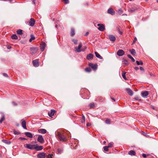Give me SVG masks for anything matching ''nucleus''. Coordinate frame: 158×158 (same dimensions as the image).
<instances>
[{
    "mask_svg": "<svg viewBox=\"0 0 158 158\" xmlns=\"http://www.w3.org/2000/svg\"><path fill=\"white\" fill-rule=\"evenodd\" d=\"M37 141L40 143H43L44 142V140L43 138V136L42 135H39L37 139Z\"/></svg>",
    "mask_w": 158,
    "mask_h": 158,
    "instance_id": "20e7f679",
    "label": "nucleus"
},
{
    "mask_svg": "<svg viewBox=\"0 0 158 158\" xmlns=\"http://www.w3.org/2000/svg\"><path fill=\"white\" fill-rule=\"evenodd\" d=\"M127 56L129 58L131 59L133 62H134L135 61V60L130 55H128Z\"/></svg>",
    "mask_w": 158,
    "mask_h": 158,
    "instance_id": "473e14b6",
    "label": "nucleus"
},
{
    "mask_svg": "<svg viewBox=\"0 0 158 158\" xmlns=\"http://www.w3.org/2000/svg\"><path fill=\"white\" fill-rule=\"evenodd\" d=\"M26 147L27 149H29L31 150L35 149V145H32L27 144H26Z\"/></svg>",
    "mask_w": 158,
    "mask_h": 158,
    "instance_id": "423d86ee",
    "label": "nucleus"
},
{
    "mask_svg": "<svg viewBox=\"0 0 158 158\" xmlns=\"http://www.w3.org/2000/svg\"><path fill=\"white\" fill-rule=\"evenodd\" d=\"M21 125H22V126L24 128V129H27V127H26V122L24 120H23V119H22L21 120Z\"/></svg>",
    "mask_w": 158,
    "mask_h": 158,
    "instance_id": "f8f14e48",
    "label": "nucleus"
},
{
    "mask_svg": "<svg viewBox=\"0 0 158 158\" xmlns=\"http://www.w3.org/2000/svg\"><path fill=\"white\" fill-rule=\"evenodd\" d=\"M89 106L90 108H92L94 107V103H90L89 105Z\"/></svg>",
    "mask_w": 158,
    "mask_h": 158,
    "instance_id": "a18cd8bd",
    "label": "nucleus"
},
{
    "mask_svg": "<svg viewBox=\"0 0 158 158\" xmlns=\"http://www.w3.org/2000/svg\"><path fill=\"white\" fill-rule=\"evenodd\" d=\"M138 10V8L136 7H132L130 9L128 10L129 12L131 13L135 12Z\"/></svg>",
    "mask_w": 158,
    "mask_h": 158,
    "instance_id": "0eeeda50",
    "label": "nucleus"
},
{
    "mask_svg": "<svg viewBox=\"0 0 158 158\" xmlns=\"http://www.w3.org/2000/svg\"><path fill=\"white\" fill-rule=\"evenodd\" d=\"M89 65L94 70H96L97 69V64H94L92 63H89Z\"/></svg>",
    "mask_w": 158,
    "mask_h": 158,
    "instance_id": "7ed1b4c3",
    "label": "nucleus"
},
{
    "mask_svg": "<svg viewBox=\"0 0 158 158\" xmlns=\"http://www.w3.org/2000/svg\"><path fill=\"white\" fill-rule=\"evenodd\" d=\"M90 124L89 123H88L86 124V126L87 127L90 126Z\"/></svg>",
    "mask_w": 158,
    "mask_h": 158,
    "instance_id": "bf43d9fd",
    "label": "nucleus"
},
{
    "mask_svg": "<svg viewBox=\"0 0 158 158\" xmlns=\"http://www.w3.org/2000/svg\"><path fill=\"white\" fill-rule=\"evenodd\" d=\"M55 112L56 111L55 110H52L50 112H49L48 113V115L50 117H52V116L54 115Z\"/></svg>",
    "mask_w": 158,
    "mask_h": 158,
    "instance_id": "f3484780",
    "label": "nucleus"
},
{
    "mask_svg": "<svg viewBox=\"0 0 158 158\" xmlns=\"http://www.w3.org/2000/svg\"><path fill=\"white\" fill-rule=\"evenodd\" d=\"M126 72H123L122 73V77H123V78L126 80H127V78L126 77Z\"/></svg>",
    "mask_w": 158,
    "mask_h": 158,
    "instance_id": "cd10ccee",
    "label": "nucleus"
},
{
    "mask_svg": "<svg viewBox=\"0 0 158 158\" xmlns=\"http://www.w3.org/2000/svg\"><path fill=\"white\" fill-rule=\"evenodd\" d=\"M148 92L147 91L143 92L141 93V95L143 98H146L148 95Z\"/></svg>",
    "mask_w": 158,
    "mask_h": 158,
    "instance_id": "4468645a",
    "label": "nucleus"
},
{
    "mask_svg": "<svg viewBox=\"0 0 158 158\" xmlns=\"http://www.w3.org/2000/svg\"><path fill=\"white\" fill-rule=\"evenodd\" d=\"M108 37L110 40L112 42H114L115 40V37L112 35H109Z\"/></svg>",
    "mask_w": 158,
    "mask_h": 158,
    "instance_id": "6ab92c4d",
    "label": "nucleus"
},
{
    "mask_svg": "<svg viewBox=\"0 0 158 158\" xmlns=\"http://www.w3.org/2000/svg\"><path fill=\"white\" fill-rule=\"evenodd\" d=\"M135 99L137 100L138 101H140L141 100V99L139 97H136L135 98Z\"/></svg>",
    "mask_w": 158,
    "mask_h": 158,
    "instance_id": "49530a36",
    "label": "nucleus"
},
{
    "mask_svg": "<svg viewBox=\"0 0 158 158\" xmlns=\"http://www.w3.org/2000/svg\"><path fill=\"white\" fill-rule=\"evenodd\" d=\"M128 62L125 60H124L123 61V64L124 67H125L126 65H128Z\"/></svg>",
    "mask_w": 158,
    "mask_h": 158,
    "instance_id": "393cba45",
    "label": "nucleus"
},
{
    "mask_svg": "<svg viewBox=\"0 0 158 158\" xmlns=\"http://www.w3.org/2000/svg\"><path fill=\"white\" fill-rule=\"evenodd\" d=\"M112 146H113V143H110L108 144V146H107L108 148H109L112 147Z\"/></svg>",
    "mask_w": 158,
    "mask_h": 158,
    "instance_id": "37998d69",
    "label": "nucleus"
},
{
    "mask_svg": "<svg viewBox=\"0 0 158 158\" xmlns=\"http://www.w3.org/2000/svg\"><path fill=\"white\" fill-rule=\"evenodd\" d=\"M56 135L59 140L61 141L65 142L67 140L65 135L63 133H61L59 132H58Z\"/></svg>",
    "mask_w": 158,
    "mask_h": 158,
    "instance_id": "f257e3e1",
    "label": "nucleus"
},
{
    "mask_svg": "<svg viewBox=\"0 0 158 158\" xmlns=\"http://www.w3.org/2000/svg\"><path fill=\"white\" fill-rule=\"evenodd\" d=\"M7 48L8 49H10L11 48V47L9 46H7Z\"/></svg>",
    "mask_w": 158,
    "mask_h": 158,
    "instance_id": "052dcab7",
    "label": "nucleus"
},
{
    "mask_svg": "<svg viewBox=\"0 0 158 158\" xmlns=\"http://www.w3.org/2000/svg\"><path fill=\"white\" fill-rule=\"evenodd\" d=\"M3 76L6 77H8V75H7V74H6V73H3Z\"/></svg>",
    "mask_w": 158,
    "mask_h": 158,
    "instance_id": "8fccbe9b",
    "label": "nucleus"
},
{
    "mask_svg": "<svg viewBox=\"0 0 158 158\" xmlns=\"http://www.w3.org/2000/svg\"><path fill=\"white\" fill-rule=\"evenodd\" d=\"M37 157L38 158H44L45 157V154L44 152L40 153L38 154Z\"/></svg>",
    "mask_w": 158,
    "mask_h": 158,
    "instance_id": "dca6fc26",
    "label": "nucleus"
},
{
    "mask_svg": "<svg viewBox=\"0 0 158 158\" xmlns=\"http://www.w3.org/2000/svg\"><path fill=\"white\" fill-rule=\"evenodd\" d=\"M82 118L83 119H84V120H85V117L84 116H83L82 117Z\"/></svg>",
    "mask_w": 158,
    "mask_h": 158,
    "instance_id": "680f3d73",
    "label": "nucleus"
},
{
    "mask_svg": "<svg viewBox=\"0 0 158 158\" xmlns=\"http://www.w3.org/2000/svg\"><path fill=\"white\" fill-rule=\"evenodd\" d=\"M43 148V146H35V149L37 151H40Z\"/></svg>",
    "mask_w": 158,
    "mask_h": 158,
    "instance_id": "aec40b11",
    "label": "nucleus"
},
{
    "mask_svg": "<svg viewBox=\"0 0 158 158\" xmlns=\"http://www.w3.org/2000/svg\"><path fill=\"white\" fill-rule=\"evenodd\" d=\"M75 34V30L74 28H72L71 29L70 35L71 36H73Z\"/></svg>",
    "mask_w": 158,
    "mask_h": 158,
    "instance_id": "5701e85b",
    "label": "nucleus"
},
{
    "mask_svg": "<svg viewBox=\"0 0 158 158\" xmlns=\"http://www.w3.org/2000/svg\"><path fill=\"white\" fill-rule=\"evenodd\" d=\"M35 23V19L33 18H31L29 22V25L31 26L32 27L34 26Z\"/></svg>",
    "mask_w": 158,
    "mask_h": 158,
    "instance_id": "9d476101",
    "label": "nucleus"
},
{
    "mask_svg": "<svg viewBox=\"0 0 158 158\" xmlns=\"http://www.w3.org/2000/svg\"><path fill=\"white\" fill-rule=\"evenodd\" d=\"M93 57L94 56L92 54H89L87 56L86 58L87 60H89L92 59Z\"/></svg>",
    "mask_w": 158,
    "mask_h": 158,
    "instance_id": "412c9836",
    "label": "nucleus"
},
{
    "mask_svg": "<svg viewBox=\"0 0 158 158\" xmlns=\"http://www.w3.org/2000/svg\"><path fill=\"white\" fill-rule=\"evenodd\" d=\"M95 54L96 57L100 59H102V57L97 52H95Z\"/></svg>",
    "mask_w": 158,
    "mask_h": 158,
    "instance_id": "a878e982",
    "label": "nucleus"
},
{
    "mask_svg": "<svg viewBox=\"0 0 158 158\" xmlns=\"http://www.w3.org/2000/svg\"><path fill=\"white\" fill-rule=\"evenodd\" d=\"M33 64L35 67H37L39 65V61L37 60H33Z\"/></svg>",
    "mask_w": 158,
    "mask_h": 158,
    "instance_id": "9b49d317",
    "label": "nucleus"
},
{
    "mask_svg": "<svg viewBox=\"0 0 158 158\" xmlns=\"http://www.w3.org/2000/svg\"><path fill=\"white\" fill-rule=\"evenodd\" d=\"M108 148H108L107 146H105L103 148L104 150L106 152H107L108 151Z\"/></svg>",
    "mask_w": 158,
    "mask_h": 158,
    "instance_id": "ea45409f",
    "label": "nucleus"
},
{
    "mask_svg": "<svg viewBox=\"0 0 158 158\" xmlns=\"http://www.w3.org/2000/svg\"><path fill=\"white\" fill-rule=\"evenodd\" d=\"M2 141L3 143H5L6 144H9L11 143L10 141L9 140H7L5 139H3L2 140Z\"/></svg>",
    "mask_w": 158,
    "mask_h": 158,
    "instance_id": "bb28decb",
    "label": "nucleus"
},
{
    "mask_svg": "<svg viewBox=\"0 0 158 158\" xmlns=\"http://www.w3.org/2000/svg\"><path fill=\"white\" fill-rule=\"evenodd\" d=\"M89 33L88 32H87L86 33V34L85 35V36H87V35H88Z\"/></svg>",
    "mask_w": 158,
    "mask_h": 158,
    "instance_id": "0e129e2a",
    "label": "nucleus"
},
{
    "mask_svg": "<svg viewBox=\"0 0 158 158\" xmlns=\"http://www.w3.org/2000/svg\"><path fill=\"white\" fill-rule=\"evenodd\" d=\"M81 47L82 44L81 43L79 44L78 47H76L75 48V51L78 52H81L82 51L81 50Z\"/></svg>",
    "mask_w": 158,
    "mask_h": 158,
    "instance_id": "f03ea898",
    "label": "nucleus"
},
{
    "mask_svg": "<svg viewBox=\"0 0 158 158\" xmlns=\"http://www.w3.org/2000/svg\"><path fill=\"white\" fill-rule=\"evenodd\" d=\"M111 99H112V100H113L114 101H115V99L114 98H111Z\"/></svg>",
    "mask_w": 158,
    "mask_h": 158,
    "instance_id": "338daca9",
    "label": "nucleus"
},
{
    "mask_svg": "<svg viewBox=\"0 0 158 158\" xmlns=\"http://www.w3.org/2000/svg\"><path fill=\"white\" fill-rule=\"evenodd\" d=\"M38 131L39 133L42 134H45L47 132V131L44 129H39L38 130Z\"/></svg>",
    "mask_w": 158,
    "mask_h": 158,
    "instance_id": "a211bd4d",
    "label": "nucleus"
},
{
    "mask_svg": "<svg viewBox=\"0 0 158 158\" xmlns=\"http://www.w3.org/2000/svg\"><path fill=\"white\" fill-rule=\"evenodd\" d=\"M31 38L29 40V41L30 42H31L33 40H34L35 39V37L33 35H31Z\"/></svg>",
    "mask_w": 158,
    "mask_h": 158,
    "instance_id": "7c9ffc66",
    "label": "nucleus"
},
{
    "mask_svg": "<svg viewBox=\"0 0 158 158\" xmlns=\"http://www.w3.org/2000/svg\"><path fill=\"white\" fill-rule=\"evenodd\" d=\"M35 0H33V1H32V3L34 4H35Z\"/></svg>",
    "mask_w": 158,
    "mask_h": 158,
    "instance_id": "e2e57ef3",
    "label": "nucleus"
},
{
    "mask_svg": "<svg viewBox=\"0 0 158 158\" xmlns=\"http://www.w3.org/2000/svg\"><path fill=\"white\" fill-rule=\"evenodd\" d=\"M19 139H22V140H25V139L24 138H23V137H20L19 138Z\"/></svg>",
    "mask_w": 158,
    "mask_h": 158,
    "instance_id": "13d9d810",
    "label": "nucleus"
},
{
    "mask_svg": "<svg viewBox=\"0 0 158 158\" xmlns=\"http://www.w3.org/2000/svg\"><path fill=\"white\" fill-rule=\"evenodd\" d=\"M14 133L15 135H18L20 134V132L15 130L14 131Z\"/></svg>",
    "mask_w": 158,
    "mask_h": 158,
    "instance_id": "4c0bfd02",
    "label": "nucleus"
},
{
    "mask_svg": "<svg viewBox=\"0 0 158 158\" xmlns=\"http://www.w3.org/2000/svg\"><path fill=\"white\" fill-rule=\"evenodd\" d=\"M118 30L119 33L121 35H122L123 33V32L119 30V28H118Z\"/></svg>",
    "mask_w": 158,
    "mask_h": 158,
    "instance_id": "3c124183",
    "label": "nucleus"
},
{
    "mask_svg": "<svg viewBox=\"0 0 158 158\" xmlns=\"http://www.w3.org/2000/svg\"><path fill=\"white\" fill-rule=\"evenodd\" d=\"M85 71L86 72H90L91 71V69L90 68H87L85 69Z\"/></svg>",
    "mask_w": 158,
    "mask_h": 158,
    "instance_id": "f704fd0d",
    "label": "nucleus"
},
{
    "mask_svg": "<svg viewBox=\"0 0 158 158\" xmlns=\"http://www.w3.org/2000/svg\"><path fill=\"white\" fill-rule=\"evenodd\" d=\"M146 154H143V155H142V156L144 157V158H145L146 157Z\"/></svg>",
    "mask_w": 158,
    "mask_h": 158,
    "instance_id": "6e6d98bb",
    "label": "nucleus"
},
{
    "mask_svg": "<svg viewBox=\"0 0 158 158\" xmlns=\"http://www.w3.org/2000/svg\"><path fill=\"white\" fill-rule=\"evenodd\" d=\"M53 155V154H49L47 156V158H52V156Z\"/></svg>",
    "mask_w": 158,
    "mask_h": 158,
    "instance_id": "a19ab883",
    "label": "nucleus"
},
{
    "mask_svg": "<svg viewBox=\"0 0 158 158\" xmlns=\"http://www.w3.org/2000/svg\"><path fill=\"white\" fill-rule=\"evenodd\" d=\"M11 38L12 39L16 40L18 39V37L15 34L11 36Z\"/></svg>",
    "mask_w": 158,
    "mask_h": 158,
    "instance_id": "72a5a7b5",
    "label": "nucleus"
},
{
    "mask_svg": "<svg viewBox=\"0 0 158 158\" xmlns=\"http://www.w3.org/2000/svg\"><path fill=\"white\" fill-rule=\"evenodd\" d=\"M110 120L109 118H107L106 120L105 123L106 124H110Z\"/></svg>",
    "mask_w": 158,
    "mask_h": 158,
    "instance_id": "c9c22d12",
    "label": "nucleus"
},
{
    "mask_svg": "<svg viewBox=\"0 0 158 158\" xmlns=\"http://www.w3.org/2000/svg\"><path fill=\"white\" fill-rule=\"evenodd\" d=\"M22 30L19 29L17 31V33L19 35H21L22 34Z\"/></svg>",
    "mask_w": 158,
    "mask_h": 158,
    "instance_id": "2f4dec72",
    "label": "nucleus"
},
{
    "mask_svg": "<svg viewBox=\"0 0 158 158\" xmlns=\"http://www.w3.org/2000/svg\"><path fill=\"white\" fill-rule=\"evenodd\" d=\"M65 4H68L69 2V0H64Z\"/></svg>",
    "mask_w": 158,
    "mask_h": 158,
    "instance_id": "de8ad7c7",
    "label": "nucleus"
},
{
    "mask_svg": "<svg viewBox=\"0 0 158 158\" xmlns=\"http://www.w3.org/2000/svg\"><path fill=\"white\" fill-rule=\"evenodd\" d=\"M122 15H123V16L127 15V14H123Z\"/></svg>",
    "mask_w": 158,
    "mask_h": 158,
    "instance_id": "69168bd1",
    "label": "nucleus"
},
{
    "mask_svg": "<svg viewBox=\"0 0 158 158\" xmlns=\"http://www.w3.org/2000/svg\"><path fill=\"white\" fill-rule=\"evenodd\" d=\"M5 118L4 116H3L0 120V124L2 123V122L5 120Z\"/></svg>",
    "mask_w": 158,
    "mask_h": 158,
    "instance_id": "e433bc0d",
    "label": "nucleus"
},
{
    "mask_svg": "<svg viewBox=\"0 0 158 158\" xmlns=\"http://www.w3.org/2000/svg\"><path fill=\"white\" fill-rule=\"evenodd\" d=\"M137 40V39L136 37H135L134 38V40L133 41V43H134L136 40Z\"/></svg>",
    "mask_w": 158,
    "mask_h": 158,
    "instance_id": "864d4df0",
    "label": "nucleus"
},
{
    "mask_svg": "<svg viewBox=\"0 0 158 158\" xmlns=\"http://www.w3.org/2000/svg\"><path fill=\"white\" fill-rule=\"evenodd\" d=\"M129 51H130L131 53L133 55H135L136 54V52L135 49H132V50H130Z\"/></svg>",
    "mask_w": 158,
    "mask_h": 158,
    "instance_id": "c85d7f7f",
    "label": "nucleus"
},
{
    "mask_svg": "<svg viewBox=\"0 0 158 158\" xmlns=\"http://www.w3.org/2000/svg\"><path fill=\"white\" fill-rule=\"evenodd\" d=\"M87 48V47L86 46H85L84 48L81 49L82 52H84Z\"/></svg>",
    "mask_w": 158,
    "mask_h": 158,
    "instance_id": "c03bdc74",
    "label": "nucleus"
},
{
    "mask_svg": "<svg viewBox=\"0 0 158 158\" xmlns=\"http://www.w3.org/2000/svg\"><path fill=\"white\" fill-rule=\"evenodd\" d=\"M140 69L141 71H142L143 72H144V69H143V67H140Z\"/></svg>",
    "mask_w": 158,
    "mask_h": 158,
    "instance_id": "603ef678",
    "label": "nucleus"
},
{
    "mask_svg": "<svg viewBox=\"0 0 158 158\" xmlns=\"http://www.w3.org/2000/svg\"><path fill=\"white\" fill-rule=\"evenodd\" d=\"M57 27V25H55V27Z\"/></svg>",
    "mask_w": 158,
    "mask_h": 158,
    "instance_id": "774afa93",
    "label": "nucleus"
},
{
    "mask_svg": "<svg viewBox=\"0 0 158 158\" xmlns=\"http://www.w3.org/2000/svg\"><path fill=\"white\" fill-rule=\"evenodd\" d=\"M126 90L127 92V93L130 96H132L133 94V91L131 90L130 88H127L126 89Z\"/></svg>",
    "mask_w": 158,
    "mask_h": 158,
    "instance_id": "ddd939ff",
    "label": "nucleus"
},
{
    "mask_svg": "<svg viewBox=\"0 0 158 158\" xmlns=\"http://www.w3.org/2000/svg\"><path fill=\"white\" fill-rule=\"evenodd\" d=\"M107 13L112 15H114L115 14V12L114 10L111 8H110L107 10Z\"/></svg>",
    "mask_w": 158,
    "mask_h": 158,
    "instance_id": "1a4fd4ad",
    "label": "nucleus"
},
{
    "mask_svg": "<svg viewBox=\"0 0 158 158\" xmlns=\"http://www.w3.org/2000/svg\"><path fill=\"white\" fill-rule=\"evenodd\" d=\"M136 63L138 65H142L143 64V63L142 61L141 60H140V61H136Z\"/></svg>",
    "mask_w": 158,
    "mask_h": 158,
    "instance_id": "c756f323",
    "label": "nucleus"
},
{
    "mask_svg": "<svg viewBox=\"0 0 158 158\" xmlns=\"http://www.w3.org/2000/svg\"><path fill=\"white\" fill-rule=\"evenodd\" d=\"M128 154L131 156H134L135 154V152L133 150L130 151L128 152Z\"/></svg>",
    "mask_w": 158,
    "mask_h": 158,
    "instance_id": "b1692460",
    "label": "nucleus"
},
{
    "mask_svg": "<svg viewBox=\"0 0 158 158\" xmlns=\"http://www.w3.org/2000/svg\"><path fill=\"white\" fill-rule=\"evenodd\" d=\"M46 44L44 42H43L40 45V49L42 51H43L45 48Z\"/></svg>",
    "mask_w": 158,
    "mask_h": 158,
    "instance_id": "2eb2a0df",
    "label": "nucleus"
},
{
    "mask_svg": "<svg viewBox=\"0 0 158 158\" xmlns=\"http://www.w3.org/2000/svg\"><path fill=\"white\" fill-rule=\"evenodd\" d=\"M98 27V29L101 31H103L105 29V27L103 24H98L97 25Z\"/></svg>",
    "mask_w": 158,
    "mask_h": 158,
    "instance_id": "39448f33",
    "label": "nucleus"
},
{
    "mask_svg": "<svg viewBox=\"0 0 158 158\" xmlns=\"http://www.w3.org/2000/svg\"><path fill=\"white\" fill-rule=\"evenodd\" d=\"M117 54L119 56H121L124 54V52L123 50L120 49L117 51Z\"/></svg>",
    "mask_w": 158,
    "mask_h": 158,
    "instance_id": "6e6552de",
    "label": "nucleus"
},
{
    "mask_svg": "<svg viewBox=\"0 0 158 158\" xmlns=\"http://www.w3.org/2000/svg\"><path fill=\"white\" fill-rule=\"evenodd\" d=\"M123 11L121 9H120L118 10V13L120 15H121Z\"/></svg>",
    "mask_w": 158,
    "mask_h": 158,
    "instance_id": "58836bf2",
    "label": "nucleus"
},
{
    "mask_svg": "<svg viewBox=\"0 0 158 158\" xmlns=\"http://www.w3.org/2000/svg\"><path fill=\"white\" fill-rule=\"evenodd\" d=\"M12 103L15 106H16L17 105V103L14 101L12 102Z\"/></svg>",
    "mask_w": 158,
    "mask_h": 158,
    "instance_id": "5fc2aeb1",
    "label": "nucleus"
},
{
    "mask_svg": "<svg viewBox=\"0 0 158 158\" xmlns=\"http://www.w3.org/2000/svg\"><path fill=\"white\" fill-rule=\"evenodd\" d=\"M58 152L60 154L62 152V150H61V149H58Z\"/></svg>",
    "mask_w": 158,
    "mask_h": 158,
    "instance_id": "09e8293b",
    "label": "nucleus"
},
{
    "mask_svg": "<svg viewBox=\"0 0 158 158\" xmlns=\"http://www.w3.org/2000/svg\"><path fill=\"white\" fill-rule=\"evenodd\" d=\"M134 69L136 70H137L139 69V68L138 67H135Z\"/></svg>",
    "mask_w": 158,
    "mask_h": 158,
    "instance_id": "4d7b16f0",
    "label": "nucleus"
},
{
    "mask_svg": "<svg viewBox=\"0 0 158 158\" xmlns=\"http://www.w3.org/2000/svg\"><path fill=\"white\" fill-rule=\"evenodd\" d=\"M72 41L74 42L75 44H77V40L73 39Z\"/></svg>",
    "mask_w": 158,
    "mask_h": 158,
    "instance_id": "79ce46f5",
    "label": "nucleus"
},
{
    "mask_svg": "<svg viewBox=\"0 0 158 158\" xmlns=\"http://www.w3.org/2000/svg\"><path fill=\"white\" fill-rule=\"evenodd\" d=\"M25 135L28 137L32 138L33 137V135L31 133L29 132H26L25 133Z\"/></svg>",
    "mask_w": 158,
    "mask_h": 158,
    "instance_id": "4be33fe9",
    "label": "nucleus"
}]
</instances>
